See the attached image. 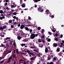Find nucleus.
Instances as JSON below:
<instances>
[{
    "label": "nucleus",
    "mask_w": 64,
    "mask_h": 64,
    "mask_svg": "<svg viewBox=\"0 0 64 64\" xmlns=\"http://www.w3.org/2000/svg\"><path fill=\"white\" fill-rule=\"evenodd\" d=\"M53 45V46H54V47H57V46H58V44L56 43H54Z\"/></svg>",
    "instance_id": "obj_11"
},
{
    "label": "nucleus",
    "mask_w": 64,
    "mask_h": 64,
    "mask_svg": "<svg viewBox=\"0 0 64 64\" xmlns=\"http://www.w3.org/2000/svg\"><path fill=\"white\" fill-rule=\"evenodd\" d=\"M38 34H35V37H37V36H38Z\"/></svg>",
    "instance_id": "obj_40"
},
{
    "label": "nucleus",
    "mask_w": 64,
    "mask_h": 64,
    "mask_svg": "<svg viewBox=\"0 0 64 64\" xmlns=\"http://www.w3.org/2000/svg\"><path fill=\"white\" fill-rule=\"evenodd\" d=\"M16 14H17L16 12H14L13 14H14V15H16Z\"/></svg>",
    "instance_id": "obj_47"
},
{
    "label": "nucleus",
    "mask_w": 64,
    "mask_h": 64,
    "mask_svg": "<svg viewBox=\"0 0 64 64\" xmlns=\"http://www.w3.org/2000/svg\"><path fill=\"white\" fill-rule=\"evenodd\" d=\"M63 37V35L62 34H61L60 35V38H62Z\"/></svg>",
    "instance_id": "obj_61"
},
{
    "label": "nucleus",
    "mask_w": 64,
    "mask_h": 64,
    "mask_svg": "<svg viewBox=\"0 0 64 64\" xmlns=\"http://www.w3.org/2000/svg\"><path fill=\"white\" fill-rule=\"evenodd\" d=\"M45 13L47 15H48V14H50L49 10H46V13Z\"/></svg>",
    "instance_id": "obj_7"
},
{
    "label": "nucleus",
    "mask_w": 64,
    "mask_h": 64,
    "mask_svg": "<svg viewBox=\"0 0 64 64\" xmlns=\"http://www.w3.org/2000/svg\"><path fill=\"white\" fill-rule=\"evenodd\" d=\"M9 50V48H6V50L4 51V53H6V52H7Z\"/></svg>",
    "instance_id": "obj_10"
},
{
    "label": "nucleus",
    "mask_w": 64,
    "mask_h": 64,
    "mask_svg": "<svg viewBox=\"0 0 64 64\" xmlns=\"http://www.w3.org/2000/svg\"><path fill=\"white\" fill-rule=\"evenodd\" d=\"M16 52L17 54H19V52H18V50H16Z\"/></svg>",
    "instance_id": "obj_46"
},
{
    "label": "nucleus",
    "mask_w": 64,
    "mask_h": 64,
    "mask_svg": "<svg viewBox=\"0 0 64 64\" xmlns=\"http://www.w3.org/2000/svg\"><path fill=\"white\" fill-rule=\"evenodd\" d=\"M56 41H58V39L57 38H55L54 39Z\"/></svg>",
    "instance_id": "obj_29"
},
{
    "label": "nucleus",
    "mask_w": 64,
    "mask_h": 64,
    "mask_svg": "<svg viewBox=\"0 0 64 64\" xmlns=\"http://www.w3.org/2000/svg\"><path fill=\"white\" fill-rule=\"evenodd\" d=\"M48 34L50 35H51L52 34V33L50 32H48Z\"/></svg>",
    "instance_id": "obj_33"
},
{
    "label": "nucleus",
    "mask_w": 64,
    "mask_h": 64,
    "mask_svg": "<svg viewBox=\"0 0 64 64\" xmlns=\"http://www.w3.org/2000/svg\"><path fill=\"white\" fill-rule=\"evenodd\" d=\"M43 46L42 45H39V46L40 47H41V48H42V47Z\"/></svg>",
    "instance_id": "obj_44"
},
{
    "label": "nucleus",
    "mask_w": 64,
    "mask_h": 64,
    "mask_svg": "<svg viewBox=\"0 0 64 64\" xmlns=\"http://www.w3.org/2000/svg\"><path fill=\"white\" fill-rule=\"evenodd\" d=\"M38 12H42L44 11V9L42 8V7H40L38 8Z\"/></svg>",
    "instance_id": "obj_1"
},
{
    "label": "nucleus",
    "mask_w": 64,
    "mask_h": 64,
    "mask_svg": "<svg viewBox=\"0 0 64 64\" xmlns=\"http://www.w3.org/2000/svg\"><path fill=\"white\" fill-rule=\"evenodd\" d=\"M56 51L57 52H59L60 51V48L58 47L57 48Z\"/></svg>",
    "instance_id": "obj_17"
},
{
    "label": "nucleus",
    "mask_w": 64,
    "mask_h": 64,
    "mask_svg": "<svg viewBox=\"0 0 64 64\" xmlns=\"http://www.w3.org/2000/svg\"><path fill=\"white\" fill-rule=\"evenodd\" d=\"M0 16H2V17L3 16H4L3 14H0Z\"/></svg>",
    "instance_id": "obj_60"
},
{
    "label": "nucleus",
    "mask_w": 64,
    "mask_h": 64,
    "mask_svg": "<svg viewBox=\"0 0 64 64\" xmlns=\"http://www.w3.org/2000/svg\"><path fill=\"white\" fill-rule=\"evenodd\" d=\"M13 5H12L11 6V8H15L16 7L17 5L15 4V3H12Z\"/></svg>",
    "instance_id": "obj_3"
},
{
    "label": "nucleus",
    "mask_w": 64,
    "mask_h": 64,
    "mask_svg": "<svg viewBox=\"0 0 64 64\" xmlns=\"http://www.w3.org/2000/svg\"><path fill=\"white\" fill-rule=\"evenodd\" d=\"M23 35H24V36H26V35H27V34H25L24 33H23Z\"/></svg>",
    "instance_id": "obj_36"
},
{
    "label": "nucleus",
    "mask_w": 64,
    "mask_h": 64,
    "mask_svg": "<svg viewBox=\"0 0 64 64\" xmlns=\"http://www.w3.org/2000/svg\"><path fill=\"white\" fill-rule=\"evenodd\" d=\"M21 37L19 36L18 37V40H20L21 39Z\"/></svg>",
    "instance_id": "obj_23"
},
{
    "label": "nucleus",
    "mask_w": 64,
    "mask_h": 64,
    "mask_svg": "<svg viewBox=\"0 0 64 64\" xmlns=\"http://www.w3.org/2000/svg\"><path fill=\"white\" fill-rule=\"evenodd\" d=\"M29 54H30L32 55H33V54H34L33 53H32V52H30L29 53Z\"/></svg>",
    "instance_id": "obj_38"
},
{
    "label": "nucleus",
    "mask_w": 64,
    "mask_h": 64,
    "mask_svg": "<svg viewBox=\"0 0 64 64\" xmlns=\"http://www.w3.org/2000/svg\"><path fill=\"white\" fill-rule=\"evenodd\" d=\"M8 23H9V24H10V23H13L12 22V20H10L8 21Z\"/></svg>",
    "instance_id": "obj_18"
},
{
    "label": "nucleus",
    "mask_w": 64,
    "mask_h": 64,
    "mask_svg": "<svg viewBox=\"0 0 64 64\" xmlns=\"http://www.w3.org/2000/svg\"><path fill=\"white\" fill-rule=\"evenodd\" d=\"M21 6H22V7L24 8V7H25V4L23 3L21 5Z\"/></svg>",
    "instance_id": "obj_13"
},
{
    "label": "nucleus",
    "mask_w": 64,
    "mask_h": 64,
    "mask_svg": "<svg viewBox=\"0 0 64 64\" xmlns=\"http://www.w3.org/2000/svg\"><path fill=\"white\" fill-rule=\"evenodd\" d=\"M10 27L12 28H14V24L11 25L10 26Z\"/></svg>",
    "instance_id": "obj_30"
},
{
    "label": "nucleus",
    "mask_w": 64,
    "mask_h": 64,
    "mask_svg": "<svg viewBox=\"0 0 64 64\" xmlns=\"http://www.w3.org/2000/svg\"><path fill=\"white\" fill-rule=\"evenodd\" d=\"M3 28L4 29H5V28H7V26H4L3 27Z\"/></svg>",
    "instance_id": "obj_26"
},
{
    "label": "nucleus",
    "mask_w": 64,
    "mask_h": 64,
    "mask_svg": "<svg viewBox=\"0 0 64 64\" xmlns=\"http://www.w3.org/2000/svg\"><path fill=\"white\" fill-rule=\"evenodd\" d=\"M25 29L27 31H29L30 28H28V27H25Z\"/></svg>",
    "instance_id": "obj_8"
},
{
    "label": "nucleus",
    "mask_w": 64,
    "mask_h": 64,
    "mask_svg": "<svg viewBox=\"0 0 64 64\" xmlns=\"http://www.w3.org/2000/svg\"><path fill=\"white\" fill-rule=\"evenodd\" d=\"M35 34H32L30 36V38L31 39H33L34 38H35Z\"/></svg>",
    "instance_id": "obj_2"
},
{
    "label": "nucleus",
    "mask_w": 64,
    "mask_h": 64,
    "mask_svg": "<svg viewBox=\"0 0 64 64\" xmlns=\"http://www.w3.org/2000/svg\"><path fill=\"white\" fill-rule=\"evenodd\" d=\"M22 0H20V4H22Z\"/></svg>",
    "instance_id": "obj_42"
},
{
    "label": "nucleus",
    "mask_w": 64,
    "mask_h": 64,
    "mask_svg": "<svg viewBox=\"0 0 64 64\" xmlns=\"http://www.w3.org/2000/svg\"><path fill=\"white\" fill-rule=\"evenodd\" d=\"M48 48H46L45 49V52L46 53H47L48 52Z\"/></svg>",
    "instance_id": "obj_14"
},
{
    "label": "nucleus",
    "mask_w": 64,
    "mask_h": 64,
    "mask_svg": "<svg viewBox=\"0 0 64 64\" xmlns=\"http://www.w3.org/2000/svg\"><path fill=\"white\" fill-rule=\"evenodd\" d=\"M34 2H36V3H37V2H38V0H35L34 1Z\"/></svg>",
    "instance_id": "obj_49"
},
{
    "label": "nucleus",
    "mask_w": 64,
    "mask_h": 64,
    "mask_svg": "<svg viewBox=\"0 0 64 64\" xmlns=\"http://www.w3.org/2000/svg\"><path fill=\"white\" fill-rule=\"evenodd\" d=\"M24 33L22 32H21L20 33V35H23V34Z\"/></svg>",
    "instance_id": "obj_56"
},
{
    "label": "nucleus",
    "mask_w": 64,
    "mask_h": 64,
    "mask_svg": "<svg viewBox=\"0 0 64 64\" xmlns=\"http://www.w3.org/2000/svg\"><path fill=\"white\" fill-rule=\"evenodd\" d=\"M13 18L14 19H16V16H14L13 17Z\"/></svg>",
    "instance_id": "obj_54"
},
{
    "label": "nucleus",
    "mask_w": 64,
    "mask_h": 64,
    "mask_svg": "<svg viewBox=\"0 0 64 64\" xmlns=\"http://www.w3.org/2000/svg\"><path fill=\"white\" fill-rule=\"evenodd\" d=\"M13 24V25H16V24H17V22H15V23H12V24Z\"/></svg>",
    "instance_id": "obj_31"
},
{
    "label": "nucleus",
    "mask_w": 64,
    "mask_h": 64,
    "mask_svg": "<svg viewBox=\"0 0 64 64\" xmlns=\"http://www.w3.org/2000/svg\"><path fill=\"white\" fill-rule=\"evenodd\" d=\"M25 27V25L23 24H21L20 25V29H23Z\"/></svg>",
    "instance_id": "obj_4"
},
{
    "label": "nucleus",
    "mask_w": 64,
    "mask_h": 64,
    "mask_svg": "<svg viewBox=\"0 0 64 64\" xmlns=\"http://www.w3.org/2000/svg\"><path fill=\"white\" fill-rule=\"evenodd\" d=\"M11 59H12V56H11L8 58V60H10Z\"/></svg>",
    "instance_id": "obj_35"
},
{
    "label": "nucleus",
    "mask_w": 64,
    "mask_h": 64,
    "mask_svg": "<svg viewBox=\"0 0 64 64\" xmlns=\"http://www.w3.org/2000/svg\"><path fill=\"white\" fill-rule=\"evenodd\" d=\"M47 64H54L53 62H47Z\"/></svg>",
    "instance_id": "obj_12"
},
{
    "label": "nucleus",
    "mask_w": 64,
    "mask_h": 64,
    "mask_svg": "<svg viewBox=\"0 0 64 64\" xmlns=\"http://www.w3.org/2000/svg\"><path fill=\"white\" fill-rule=\"evenodd\" d=\"M15 56H16L15 54H14V55L13 56V57H14V58H16V57H15Z\"/></svg>",
    "instance_id": "obj_52"
},
{
    "label": "nucleus",
    "mask_w": 64,
    "mask_h": 64,
    "mask_svg": "<svg viewBox=\"0 0 64 64\" xmlns=\"http://www.w3.org/2000/svg\"><path fill=\"white\" fill-rule=\"evenodd\" d=\"M53 60H56V58L55 57H54L53 58Z\"/></svg>",
    "instance_id": "obj_45"
},
{
    "label": "nucleus",
    "mask_w": 64,
    "mask_h": 64,
    "mask_svg": "<svg viewBox=\"0 0 64 64\" xmlns=\"http://www.w3.org/2000/svg\"><path fill=\"white\" fill-rule=\"evenodd\" d=\"M51 41V39L50 38H48V42H50Z\"/></svg>",
    "instance_id": "obj_41"
},
{
    "label": "nucleus",
    "mask_w": 64,
    "mask_h": 64,
    "mask_svg": "<svg viewBox=\"0 0 64 64\" xmlns=\"http://www.w3.org/2000/svg\"><path fill=\"white\" fill-rule=\"evenodd\" d=\"M38 42L39 43H41V42H42V41H41V39H39L38 40Z\"/></svg>",
    "instance_id": "obj_21"
},
{
    "label": "nucleus",
    "mask_w": 64,
    "mask_h": 64,
    "mask_svg": "<svg viewBox=\"0 0 64 64\" xmlns=\"http://www.w3.org/2000/svg\"><path fill=\"white\" fill-rule=\"evenodd\" d=\"M0 36L2 37H4V35H2V34H1V35H0Z\"/></svg>",
    "instance_id": "obj_34"
},
{
    "label": "nucleus",
    "mask_w": 64,
    "mask_h": 64,
    "mask_svg": "<svg viewBox=\"0 0 64 64\" xmlns=\"http://www.w3.org/2000/svg\"><path fill=\"white\" fill-rule=\"evenodd\" d=\"M37 7V5H35L34 6V7L35 8H36Z\"/></svg>",
    "instance_id": "obj_62"
},
{
    "label": "nucleus",
    "mask_w": 64,
    "mask_h": 64,
    "mask_svg": "<svg viewBox=\"0 0 64 64\" xmlns=\"http://www.w3.org/2000/svg\"><path fill=\"white\" fill-rule=\"evenodd\" d=\"M0 29L1 30H3L4 29L3 28H2V27H0Z\"/></svg>",
    "instance_id": "obj_28"
},
{
    "label": "nucleus",
    "mask_w": 64,
    "mask_h": 64,
    "mask_svg": "<svg viewBox=\"0 0 64 64\" xmlns=\"http://www.w3.org/2000/svg\"><path fill=\"white\" fill-rule=\"evenodd\" d=\"M42 42L44 43H45V41L44 40H42Z\"/></svg>",
    "instance_id": "obj_57"
},
{
    "label": "nucleus",
    "mask_w": 64,
    "mask_h": 64,
    "mask_svg": "<svg viewBox=\"0 0 64 64\" xmlns=\"http://www.w3.org/2000/svg\"><path fill=\"white\" fill-rule=\"evenodd\" d=\"M16 19L17 20V21H18V20H18V17H17L16 18Z\"/></svg>",
    "instance_id": "obj_51"
},
{
    "label": "nucleus",
    "mask_w": 64,
    "mask_h": 64,
    "mask_svg": "<svg viewBox=\"0 0 64 64\" xmlns=\"http://www.w3.org/2000/svg\"><path fill=\"white\" fill-rule=\"evenodd\" d=\"M10 61H11V60H8V61H7V63H9Z\"/></svg>",
    "instance_id": "obj_55"
},
{
    "label": "nucleus",
    "mask_w": 64,
    "mask_h": 64,
    "mask_svg": "<svg viewBox=\"0 0 64 64\" xmlns=\"http://www.w3.org/2000/svg\"><path fill=\"white\" fill-rule=\"evenodd\" d=\"M6 9H7V10H9V8H8V7L6 8Z\"/></svg>",
    "instance_id": "obj_53"
},
{
    "label": "nucleus",
    "mask_w": 64,
    "mask_h": 64,
    "mask_svg": "<svg viewBox=\"0 0 64 64\" xmlns=\"http://www.w3.org/2000/svg\"><path fill=\"white\" fill-rule=\"evenodd\" d=\"M26 45V44H22L21 46H22V47H23V46H25Z\"/></svg>",
    "instance_id": "obj_25"
},
{
    "label": "nucleus",
    "mask_w": 64,
    "mask_h": 64,
    "mask_svg": "<svg viewBox=\"0 0 64 64\" xmlns=\"http://www.w3.org/2000/svg\"><path fill=\"white\" fill-rule=\"evenodd\" d=\"M1 45L0 46V47H4V48H6V47L5 46V45L4 44H1Z\"/></svg>",
    "instance_id": "obj_5"
},
{
    "label": "nucleus",
    "mask_w": 64,
    "mask_h": 64,
    "mask_svg": "<svg viewBox=\"0 0 64 64\" xmlns=\"http://www.w3.org/2000/svg\"><path fill=\"white\" fill-rule=\"evenodd\" d=\"M18 27H19L20 26V24H19L18 25Z\"/></svg>",
    "instance_id": "obj_63"
},
{
    "label": "nucleus",
    "mask_w": 64,
    "mask_h": 64,
    "mask_svg": "<svg viewBox=\"0 0 64 64\" xmlns=\"http://www.w3.org/2000/svg\"><path fill=\"white\" fill-rule=\"evenodd\" d=\"M4 61H5V60H4L2 61H0V64H2V63H3L4 62Z\"/></svg>",
    "instance_id": "obj_22"
},
{
    "label": "nucleus",
    "mask_w": 64,
    "mask_h": 64,
    "mask_svg": "<svg viewBox=\"0 0 64 64\" xmlns=\"http://www.w3.org/2000/svg\"><path fill=\"white\" fill-rule=\"evenodd\" d=\"M8 5V4L7 3H6L4 4V5H5V6H7Z\"/></svg>",
    "instance_id": "obj_48"
},
{
    "label": "nucleus",
    "mask_w": 64,
    "mask_h": 64,
    "mask_svg": "<svg viewBox=\"0 0 64 64\" xmlns=\"http://www.w3.org/2000/svg\"><path fill=\"white\" fill-rule=\"evenodd\" d=\"M60 60H58V62H57V64H61V63L60 62Z\"/></svg>",
    "instance_id": "obj_16"
},
{
    "label": "nucleus",
    "mask_w": 64,
    "mask_h": 64,
    "mask_svg": "<svg viewBox=\"0 0 64 64\" xmlns=\"http://www.w3.org/2000/svg\"><path fill=\"white\" fill-rule=\"evenodd\" d=\"M63 54V53H62V52H61L60 53H59L58 54V56H61Z\"/></svg>",
    "instance_id": "obj_9"
},
{
    "label": "nucleus",
    "mask_w": 64,
    "mask_h": 64,
    "mask_svg": "<svg viewBox=\"0 0 64 64\" xmlns=\"http://www.w3.org/2000/svg\"><path fill=\"white\" fill-rule=\"evenodd\" d=\"M48 59L47 60H50V59H51V58H50L49 57H48Z\"/></svg>",
    "instance_id": "obj_39"
},
{
    "label": "nucleus",
    "mask_w": 64,
    "mask_h": 64,
    "mask_svg": "<svg viewBox=\"0 0 64 64\" xmlns=\"http://www.w3.org/2000/svg\"><path fill=\"white\" fill-rule=\"evenodd\" d=\"M28 19L29 20H30L31 19V17L29 16L28 18Z\"/></svg>",
    "instance_id": "obj_64"
},
{
    "label": "nucleus",
    "mask_w": 64,
    "mask_h": 64,
    "mask_svg": "<svg viewBox=\"0 0 64 64\" xmlns=\"http://www.w3.org/2000/svg\"><path fill=\"white\" fill-rule=\"evenodd\" d=\"M55 36H56V37H57V36H58V34H55Z\"/></svg>",
    "instance_id": "obj_43"
},
{
    "label": "nucleus",
    "mask_w": 64,
    "mask_h": 64,
    "mask_svg": "<svg viewBox=\"0 0 64 64\" xmlns=\"http://www.w3.org/2000/svg\"><path fill=\"white\" fill-rule=\"evenodd\" d=\"M38 30H40V29H41V27H38Z\"/></svg>",
    "instance_id": "obj_37"
},
{
    "label": "nucleus",
    "mask_w": 64,
    "mask_h": 64,
    "mask_svg": "<svg viewBox=\"0 0 64 64\" xmlns=\"http://www.w3.org/2000/svg\"><path fill=\"white\" fill-rule=\"evenodd\" d=\"M10 39V38H5L4 40H8V39Z\"/></svg>",
    "instance_id": "obj_24"
},
{
    "label": "nucleus",
    "mask_w": 64,
    "mask_h": 64,
    "mask_svg": "<svg viewBox=\"0 0 64 64\" xmlns=\"http://www.w3.org/2000/svg\"><path fill=\"white\" fill-rule=\"evenodd\" d=\"M0 14H3V13H4V12H3V11L2 10H1L0 11Z\"/></svg>",
    "instance_id": "obj_20"
},
{
    "label": "nucleus",
    "mask_w": 64,
    "mask_h": 64,
    "mask_svg": "<svg viewBox=\"0 0 64 64\" xmlns=\"http://www.w3.org/2000/svg\"><path fill=\"white\" fill-rule=\"evenodd\" d=\"M11 51H9L8 52V51H7L6 52V53H4V55H5L4 56H6V55L7 54H8V53H11Z\"/></svg>",
    "instance_id": "obj_6"
},
{
    "label": "nucleus",
    "mask_w": 64,
    "mask_h": 64,
    "mask_svg": "<svg viewBox=\"0 0 64 64\" xmlns=\"http://www.w3.org/2000/svg\"><path fill=\"white\" fill-rule=\"evenodd\" d=\"M42 31H41V33H44V32L45 31L44 29H42Z\"/></svg>",
    "instance_id": "obj_19"
},
{
    "label": "nucleus",
    "mask_w": 64,
    "mask_h": 64,
    "mask_svg": "<svg viewBox=\"0 0 64 64\" xmlns=\"http://www.w3.org/2000/svg\"><path fill=\"white\" fill-rule=\"evenodd\" d=\"M44 36H42L41 37V38H44Z\"/></svg>",
    "instance_id": "obj_58"
},
{
    "label": "nucleus",
    "mask_w": 64,
    "mask_h": 64,
    "mask_svg": "<svg viewBox=\"0 0 64 64\" xmlns=\"http://www.w3.org/2000/svg\"><path fill=\"white\" fill-rule=\"evenodd\" d=\"M0 20H2V19H3V18H2V17H0Z\"/></svg>",
    "instance_id": "obj_59"
},
{
    "label": "nucleus",
    "mask_w": 64,
    "mask_h": 64,
    "mask_svg": "<svg viewBox=\"0 0 64 64\" xmlns=\"http://www.w3.org/2000/svg\"><path fill=\"white\" fill-rule=\"evenodd\" d=\"M29 31L30 32V34H32V32L33 31L32 30V29H30Z\"/></svg>",
    "instance_id": "obj_15"
},
{
    "label": "nucleus",
    "mask_w": 64,
    "mask_h": 64,
    "mask_svg": "<svg viewBox=\"0 0 64 64\" xmlns=\"http://www.w3.org/2000/svg\"><path fill=\"white\" fill-rule=\"evenodd\" d=\"M30 60H34V58L32 57L30 58Z\"/></svg>",
    "instance_id": "obj_32"
},
{
    "label": "nucleus",
    "mask_w": 64,
    "mask_h": 64,
    "mask_svg": "<svg viewBox=\"0 0 64 64\" xmlns=\"http://www.w3.org/2000/svg\"><path fill=\"white\" fill-rule=\"evenodd\" d=\"M26 52H27V53H29L30 52V51L29 50H27L26 51Z\"/></svg>",
    "instance_id": "obj_27"
},
{
    "label": "nucleus",
    "mask_w": 64,
    "mask_h": 64,
    "mask_svg": "<svg viewBox=\"0 0 64 64\" xmlns=\"http://www.w3.org/2000/svg\"><path fill=\"white\" fill-rule=\"evenodd\" d=\"M34 51H36V52H38V51L36 50H34Z\"/></svg>",
    "instance_id": "obj_50"
}]
</instances>
